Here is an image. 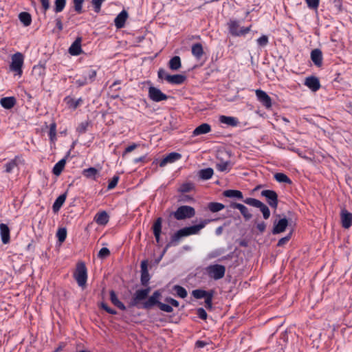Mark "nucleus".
<instances>
[{
	"instance_id": "obj_1",
	"label": "nucleus",
	"mask_w": 352,
	"mask_h": 352,
	"mask_svg": "<svg viewBox=\"0 0 352 352\" xmlns=\"http://www.w3.org/2000/svg\"><path fill=\"white\" fill-rule=\"evenodd\" d=\"M150 292V287L137 289L129 302L128 307L150 310L157 306L160 302L159 299L162 296V293L160 290H156L148 297Z\"/></svg>"
},
{
	"instance_id": "obj_2",
	"label": "nucleus",
	"mask_w": 352,
	"mask_h": 352,
	"mask_svg": "<svg viewBox=\"0 0 352 352\" xmlns=\"http://www.w3.org/2000/svg\"><path fill=\"white\" fill-rule=\"evenodd\" d=\"M211 219H204L199 224L185 227L177 230L170 238V242L166 245L164 252L170 246H175L178 244L180 239L183 237L188 236L193 234H197L201 229H203L208 223L211 222Z\"/></svg>"
},
{
	"instance_id": "obj_3",
	"label": "nucleus",
	"mask_w": 352,
	"mask_h": 352,
	"mask_svg": "<svg viewBox=\"0 0 352 352\" xmlns=\"http://www.w3.org/2000/svg\"><path fill=\"white\" fill-rule=\"evenodd\" d=\"M231 153L229 151H218L217 153V159L218 162L216 163L215 168L220 172L228 173L232 167V164L229 160Z\"/></svg>"
},
{
	"instance_id": "obj_4",
	"label": "nucleus",
	"mask_w": 352,
	"mask_h": 352,
	"mask_svg": "<svg viewBox=\"0 0 352 352\" xmlns=\"http://www.w3.org/2000/svg\"><path fill=\"white\" fill-rule=\"evenodd\" d=\"M97 71L91 68L85 67L80 72V78L76 79L75 84L78 87H83L93 82L96 77Z\"/></svg>"
},
{
	"instance_id": "obj_5",
	"label": "nucleus",
	"mask_w": 352,
	"mask_h": 352,
	"mask_svg": "<svg viewBox=\"0 0 352 352\" xmlns=\"http://www.w3.org/2000/svg\"><path fill=\"white\" fill-rule=\"evenodd\" d=\"M229 33L233 36H243L251 31L252 25L248 27H241L240 30V23L237 20H230L228 23Z\"/></svg>"
},
{
	"instance_id": "obj_6",
	"label": "nucleus",
	"mask_w": 352,
	"mask_h": 352,
	"mask_svg": "<svg viewBox=\"0 0 352 352\" xmlns=\"http://www.w3.org/2000/svg\"><path fill=\"white\" fill-rule=\"evenodd\" d=\"M74 278L78 286L83 287L86 285L87 280V270L84 262L78 263L76 270L74 273Z\"/></svg>"
},
{
	"instance_id": "obj_7",
	"label": "nucleus",
	"mask_w": 352,
	"mask_h": 352,
	"mask_svg": "<svg viewBox=\"0 0 352 352\" xmlns=\"http://www.w3.org/2000/svg\"><path fill=\"white\" fill-rule=\"evenodd\" d=\"M172 214L177 220H184L193 217L195 215V210L190 206H181Z\"/></svg>"
},
{
	"instance_id": "obj_8",
	"label": "nucleus",
	"mask_w": 352,
	"mask_h": 352,
	"mask_svg": "<svg viewBox=\"0 0 352 352\" xmlns=\"http://www.w3.org/2000/svg\"><path fill=\"white\" fill-rule=\"evenodd\" d=\"M206 271L210 278L217 280L224 277L226 267L219 264L210 265L206 268Z\"/></svg>"
},
{
	"instance_id": "obj_9",
	"label": "nucleus",
	"mask_w": 352,
	"mask_h": 352,
	"mask_svg": "<svg viewBox=\"0 0 352 352\" xmlns=\"http://www.w3.org/2000/svg\"><path fill=\"white\" fill-rule=\"evenodd\" d=\"M243 202L249 206L259 208L265 219H268L270 218V210L269 208L262 201L254 198L249 197L244 199Z\"/></svg>"
},
{
	"instance_id": "obj_10",
	"label": "nucleus",
	"mask_w": 352,
	"mask_h": 352,
	"mask_svg": "<svg viewBox=\"0 0 352 352\" xmlns=\"http://www.w3.org/2000/svg\"><path fill=\"white\" fill-rule=\"evenodd\" d=\"M23 65V55L20 52H16L12 57V62L10 65V70L15 72L16 75L21 76Z\"/></svg>"
},
{
	"instance_id": "obj_11",
	"label": "nucleus",
	"mask_w": 352,
	"mask_h": 352,
	"mask_svg": "<svg viewBox=\"0 0 352 352\" xmlns=\"http://www.w3.org/2000/svg\"><path fill=\"white\" fill-rule=\"evenodd\" d=\"M261 196L265 197L268 205L276 209L278 204V199L277 193L273 190H263L261 192Z\"/></svg>"
},
{
	"instance_id": "obj_12",
	"label": "nucleus",
	"mask_w": 352,
	"mask_h": 352,
	"mask_svg": "<svg viewBox=\"0 0 352 352\" xmlns=\"http://www.w3.org/2000/svg\"><path fill=\"white\" fill-rule=\"evenodd\" d=\"M148 98L153 102H159L168 99V96L164 94L160 89L151 86L148 87Z\"/></svg>"
},
{
	"instance_id": "obj_13",
	"label": "nucleus",
	"mask_w": 352,
	"mask_h": 352,
	"mask_svg": "<svg viewBox=\"0 0 352 352\" xmlns=\"http://www.w3.org/2000/svg\"><path fill=\"white\" fill-rule=\"evenodd\" d=\"M141 267V277L140 282L141 285L144 287H147L149 280H150V275L148 270V261L144 260L141 262L140 265Z\"/></svg>"
},
{
	"instance_id": "obj_14",
	"label": "nucleus",
	"mask_w": 352,
	"mask_h": 352,
	"mask_svg": "<svg viewBox=\"0 0 352 352\" xmlns=\"http://www.w3.org/2000/svg\"><path fill=\"white\" fill-rule=\"evenodd\" d=\"M256 96L258 100L266 108H270L272 107V99L263 90H256Z\"/></svg>"
},
{
	"instance_id": "obj_15",
	"label": "nucleus",
	"mask_w": 352,
	"mask_h": 352,
	"mask_svg": "<svg viewBox=\"0 0 352 352\" xmlns=\"http://www.w3.org/2000/svg\"><path fill=\"white\" fill-rule=\"evenodd\" d=\"M288 223V220L286 218L280 219L278 221H275L272 231V233L274 234H277L283 232L286 230Z\"/></svg>"
},
{
	"instance_id": "obj_16",
	"label": "nucleus",
	"mask_w": 352,
	"mask_h": 352,
	"mask_svg": "<svg viewBox=\"0 0 352 352\" xmlns=\"http://www.w3.org/2000/svg\"><path fill=\"white\" fill-rule=\"evenodd\" d=\"M305 85L313 91H316L320 88L319 79L314 76H309L305 78Z\"/></svg>"
},
{
	"instance_id": "obj_17",
	"label": "nucleus",
	"mask_w": 352,
	"mask_h": 352,
	"mask_svg": "<svg viewBox=\"0 0 352 352\" xmlns=\"http://www.w3.org/2000/svg\"><path fill=\"white\" fill-rule=\"evenodd\" d=\"M182 157V155L179 153L172 152L164 157L159 163L160 167L166 166L168 163H173L179 160Z\"/></svg>"
},
{
	"instance_id": "obj_18",
	"label": "nucleus",
	"mask_w": 352,
	"mask_h": 352,
	"mask_svg": "<svg viewBox=\"0 0 352 352\" xmlns=\"http://www.w3.org/2000/svg\"><path fill=\"white\" fill-rule=\"evenodd\" d=\"M81 37H77L69 48V53L72 56L80 55L82 50L81 48Z\"/></svg>"
},
{
	"instance_id": "obj_19",
	"label": "nucleus",
	"mask_w": 352,
	"mask_h": 352,
	"mask_svg": "<svg viewBox=\"0 0 352 352\" xmlns=\"http://www.w3.org/2000/svg\"><path fill=\"white\" fill-rule=\"evenodd\" d=\"M342 226L344 228L348 229L352 226V213L346 210L341 212Z\"/></svg>"
},
{
	"instance_id": "obj_20",
	"label": "nucleus",
	"mask_w": 352,
	"mask_h": 352,
	"mask_svg": "<svg viewBox=\"0 0 352 352\" xmlns=\"http://www.w3.org/2000/svg\"><path fill=\"white\" fill-rule=\"evenodd\" d=\"M128 16V12L125 10H123L118 14L114 19V24L118 29L122 28L124 26Z\"/></svg>"
},
{
	"instance_id": "obj_21",
	"label": "nucleus",
	"mask_w": 352,
	"mask_h": 352,
	"mask_svg": "<svg viewBox=\"0 0 352 352\" xmlns=\"http://www.w3.org/2000/svg\"><path fill=\"white\" fill-rule=\"evenodd\" d=\"M230 207L239 210L244 219L247 221L252 217V214L249 212L248 208L241 204L233 202L230 204Z\"/></svg>"
},
{
	"instance_id": "obj_22",
	"label": "nucleus",
	"mask_w": 352,
	"mask_h": 352,
	"mask_svg": "<svg viewBox=\"0 0 352 352\" xmlns=\"http://www.w3.org/2000/svg\"><path fill=\"white\" fill-rule=\"evenodd\" d=\"M10 230L9 227L5 223L0 224V235L1 241L3 244H8L10 241Z\"/></svg>"
},
{
	"instance_id": "obj_23",
	"label": "nucleus",
	"mask_w": 352,
	"mask_h": 352,
	"mask_svg": "<svg viewBox=\"0 0 352 352\" xmlns=\"http://www.w3.org/2000/svg\"><path fill=\"white\" fill-rule=\"evenodd\" d=\"M32 74L37 80H43L45 75V67L43 64L34 65L32 68Z\"/></svg>"
},
{
	"instance_id": "obj_24",
	"label": "nucleus",
	"mask_w": 352,
	"mask_h": 352,
	"mask_svg": "<svg viewBox=\"0 0 352 352\" xmlns=\"http://www.w3.org/2000/svg\"><path fill=\"white\" fill-rule=\"evenodd\" d=\"M311 59L317 67L322 65V53L319 49H314L311 52Z\"/></svg>"
},
{
	"instance_id": "obj_25",
	"label": "nucleus",
	"mask_w": 352,
	"mask_h": 352,
	"mask_svg": "<svg viewBox=\"0 0 352 352\" xmlns=\"http://www.w3.org/2000/svg\"><path fill=\"white\" fill-rule=\"evenodd\" d=\"M162 219L161 217H158L153 225V234L155 236L157 243H160V234L162 232Z\"/></svg>"
},
{
	"instance_id": "obj_26",
	"label": "nucleus",
	"mask_w": 352,
	"mask_h": 352,
	"mask_svg": "<svg viewBox=\"0 0 352 352\" xmlns=\"http://www.w3.org/2000/svg\"><path fill=\"white\" fill-rule=\"evenodd\" d=\"M94 220L98 225L104 226L109 222V216L106 211H102L96 214Z\"/></svg>"
},
{
	"instance_id": "obj_27",
	"label": "nucleus",
	"mask_w": 352,
	"mask_h": 352,
	"mask_svg": "<svg viewBox=\"0 0 352 352\" xmlns=\"http://www.w3.org/2000/svg\"><path fill=\"white\" fill-rule=\"evenodd\" d=\"M167 78L168 83L179 85L183 84L186 81V76L183 74H175L170 75V76H168Z\"/></svg>"
},
{
	"instance_id": "obj_28",
	"label": "nucleus",
	"mask_w": 352,
	"mask_h": 352,
	"mask_svg": "<svg viewBox=\"0 0 352 352\" xmlns=\"http://www.w3.org/2000/svg\"><path fill=\"white\" fill-rule=\"evenodd\" d=\"M191 52L197 60H200L204 54L202 45L200 43L193 44L191 47Z\"/></svg>"
},
{
	"instance_id": "obj_29",
	"label": "nucleus",
	"mask_w": 352,
	"mask_h": 352,
	"mask_svg": "<svg viewBox=\"0 0 352 352\" xmlns=\"http://www.w3.org/2000/svg\"><path fill=\"white\" fill-rule=\"evenodd\" d=\"M210 131V125L207 123H203L194 129L192 134L194 136H196L202 134H206L209 133Z\"/></svg>"
},
{
	"instance_id": "obj_30",
	"label": "nucleus",
	"mask_w": 352,
	"mask_h": 352,
	"mask_svg": "<svg viewBox=\"0 0 352 352\" xmlns=\"http://www.w3.org/2000/svg\"><path fill=\"white\" fill-rule=\"evenodd\" d=\"M111 302L122 311H125L126 307L118 298L116 293L113 290L109 292Z\"/></svg>"
},
{
	"instance_id": "obj_31",
	"label": "nucleus",
	"mask_w": 352,
	"mask_h": 352,
	"mask_svg": "<svg viewBox=\"0 0 352 352\" xmlns=\"http://www.w3.org/2000/svg\"><path fill=\"white\" fill-rule=\"evenodd\" d=\"M66 198L67 192L60 195L56 198L52 206V210L54 212H58L60 209V208L65 203Z\"/></svg>"
},
{
	"instance_id": "obj_32",
	"label": "nucleus",
	"mask_w": 352,
	"mask_h": 352,
	"mask_svg": "<svg viewBox=\"0 0 352 352\" xmlns=\"http://www.w3.org/2000/svg\"><path fill=\"white\" fill-rule=\"evenodd\" d=\"M82 174L84 177L88 179H96V177L99 175V170L94 167H89L82 170Z\"/></svg>"
},
{
	"instance_id": "obj_33",
	"label": "nucleus",
	"mask_w": 352,
	"mask_h": 352,
	"mask_svg": "<svg viewBox=\"0 0 352 352\" xmlns=\"http://www.w3.org/2000/svg\"><path fill=\"white\" fill-rule=\"evenodd\" d=\"M0 104L3 108L10 109L15 105L16 99L14 97H5L1 99Z\"/></svg>"
},
{
	"instance_id": "obj_34",
	"label": "nucleus",
	"mask_w": 352,
	"mask_h": 352,
	"mask_svg": "<svg viewBox=\"0 0 352 352\" xmlns=\"http://www.w3.org/2000/svg\"><path fill=\"white\" fill-rule=\"evenodd\" d=\"M223 195L226 197L236 198L239 200H242L243 199V193L238 190H226L223 191Z\"/></svg>"
},
{
	"instance_id": "obj_35",
	"label": "nucleus",
	"mask_w": 352,
	"mask_h": 352,
	"mask_svg": "<svg viewBox=\"0 0 352 352\" xmlns=\"http://www.w3.org/2000/svg\"><path fill=\"white\" fill-rule=\"evenodd\" d=\"M214 174V170L212 168H206L201 169L198 172L199 177L202 180H208L210 179Z\"/></svg>"
},
{
	"instance_id": "obj_36",
	"label": "nucleus",
	"mask_w": 352,
	"mask_h": 352,
	"mask_svg": "<svg viewBox=\"0 0 352 352\" xmlns=\"http://www.w3.org/2000/svg\"><path fill=\"white\" fill-rule=\"evenodd\" d=\"M219 121L223 124H226L231 126H236L239 123L238 119L236 118L226 116H221L219 118Z\"/></svg>"
},
{
	"instance_id": "obj_37",
	"label": "nucleus",
	"mask_w": 352,
	"mask_h": 352,
	"mask_svg": "<svg viewBox=\"0 0 352 352\" xmlns=\"http://www.w3.org/2000/svg\"><path fill=\"white\" fill-rule=\"evenodd\" d=\"M168 67L173 71L179 69L182 67L180 57L178 56H173L168 62Z\"/></svg>"
},
{
	"instance_id": "obj_38",
	"label": "nucleus",
	"mask_w": 352,
	"mask_h": 352,
	"mask_svg": "<svg viewBox=\"0 0 352 352\" xmlns=\"http://www.w3.org/2000/svg\"><path fill=\"white\" fill-rule=\"evenodd\" d=\"M66 164V159L63 158L60 161H58L54 166L52 169V173L54 175L58 176L60 175L62 171L63 170Z\"/></svg>"
},
{
	"instance_id": "obj_39",
	"label": "nucleus",
	"mask_w": 352,
	"mask_h": 352,
	"mask_svg": "<svg viewBox=\"0 0 352 352\" xmlns=\"http://www.w3.org/2000/svg\"><path fill=\"white\" fill-rule=\"evenodd\" d=\"M212 292H214L213 290L206 291L204 289H199L193 290L192 294L193 297L195 298L196 299H201L204 298H206L207 296H208V295H210V294H212Z\"/></svg>"
},
{
	"instance_id": "obj_40",
	"label": "nucleus",
	"mask_w": 352,
	"mask_h": 352,
	"mask_svg": "<svg viewBox=\"0 0 352 352\" xmlns=\"http://www.w3.org/2000/svg\"><path fill=\"white\" fill-rule=\"evenodd\" d=\"M20 21L24 26H29L32 23L31 14L27 12H22L19 14Z\"/></svg>"
},
{
	"instance_id": "obj_41",
	"label": "nucleus",
	"mask_w": 352,
	"mask_h": 352,
	"mask_svg": "<svg viewBox=\"0 0 352 352\" xmlns=\"http://www.w3.org/2000/svg\"><path fill=\"white\" fill-rule=\"evenodd\" d=\"M274 179L279 183H285L288 184H291L292 183L289 177L283 173H276L274 175Z\"/></svg>"
},
{
	"instance_id": "obj_42",
	"label": "nucleus",
	"mask_w": 352,
	"mask_h": 352,
	"mask_svg": "<svg viewBox=\"0 0 352 352\" xmlns=\"http://www.w3.org/2000/svg\"><path fill=\"white\" fill-rule=\"evenodd\" d=\"M225 208V206L221 203L218 202H210L208 204V208L212 212H217Z\"/></svg>"
},
{
	"instance_id": "obj_43",
	"label": "nucleus",
	"mask_w": 352,
	"mask_h": 352,
	"mask_svg": "<svg viewBox=\"0 0 352 352\" xmlns=\"http://www.w3.org/2000/svg\"><path fill=\"white\" fill-rule=\"evenodd\" d=\"M67 1L66 0H55L54 11L55 13L61 12L65 8Z\"/></svg>"
},
{
	"instance_id": "obj_44",
	"label": "nucleus",
	"mask_w": 352,
	"mask_h": 352,
	"mask_svg": "<svg viewBox=\"0 0 352 352\" xmlns=\"http://www.w3.org/2000/svg\"><path fill=\"white\" fill-rule=\"evenodd\" d=\"M50 140L52 142H54L56 140V124L53 122L50 125V131L48 133Z\"/></svg>"
},
{
	"instance_id": "obj_45",
	"label": "nucleus",
	"mask_w": 352,
	"mask_h": 352,
	"mask_svg": "<svg viewBox=\"0 0 352 352\" xmlns=\"http://www.w3.org/2000/svg\"><path fill=\"white\" fill-rule=\"evenodd\" d=\"M173 290L176 292L177 295L182 298H186L188 295L186 289L182 286L178 285H174Z\"/></svg>"
},
{
	"instance_id": "obj_46",
	"label": "nucleus",
	"mask_w": 352,
	"mask_h": 352,
	"mask_svg": "<svg viewBox=\"0 0 352 352\" xmlns=\"http://www.w3.org/2000/svg\"><path fill=\"white\" fill-rule=\"evenodd\" d=\"M56 236L60 243H63L67 238V229L65 228H58L56 232Z\"/></svg>"
},
{
	"instance_id": "obj_47",
	"label": "nucleus",
	"mask_w": 352,
	"mask_h": 352,
	"mask_svg": "<svg viewBox=\"0 0 352 352\" xmlns=\"http://www.w3.org/2000/svg\"><path fill=\"white\" fill-rule=\"evenodd\" d=\"M65 100H67V104L70 107H72L74 109H76L80 104V103L82 102L81 98H79L78 100H75L74 98H69V97L66 98Z\"/></svg>"
},
{
	"instance_id": "obj_48",
	"label": "nucleus",
	"mask_w": 352,
	"mask_h": 352,
	"mask_svg": "<svg viewBox=\"0 0 352 352\" xmlns=\"http://www.w3.org/2000/svg\"><path fill=\"white\" fill-rule=\"evenodd\" d=\"M74 3V9L78 14L82 13V5L85 0H72Z\"/></svg>"
},
{
	"instance_id": "obj_49",
	"label": "nucleus",
	"mask_w": 352,
	"mask_h": 352,
	"mask_svg": "<svg viewBox=\"0 0 352 352\" xmlns=\"http://www.w3.org/2000/svg\"><path fill=\"white\" fill-rule=\"evenodd\" d=\"M17 166L16 159H13L9 161L8 163L5 164L6 172L11 173L13 169Z\"/></svg>"
},
{
	"instance_id": "obj_50",
	"label": "nucleus",
	"mask_w": 352,
	"mask_h": 352,
	"mask_svg": "<svg viewBox=\"0 0 352 352\" xmlns=\"http://www.w3.org/2000/svg\"><path fill=\"white\" fill-rule=\"evenodd\" d=\"M157 307L161 310V311H165L166 313H172L173 311V307L168 305V304H165V303H163L162 302H160L157 305Z\"/></svg>"
},
{
	"instance_id": "obj_51",
	"label": "nucleus",
	"mask_w": 352,
	"mask_h": 352,
	"mask_svg": "<svg viewBox=\"0 0 352 352\" xmlns=\"http://www.w3.org/2000/svg\"><path fill=\"white\" fill-rule=\"evenodd\" d=\"M105 0H91V4L95 12L99 13L101 10V6Z\"/></svg>"
},
{
	"instance_id": "obj_52",
	"label": "nucleus",
	"mask_w": 352,
	"mask_h": 352,
	"mask_svg": "<svg viewBox=\"0 0 352 352\" xmlns=\"http://www.w3.org/2000/svg\"><path fill=\"white\" fill-rule=\"evenodd\" d=\"M110 254V250L107 248H102L100 250L98 254V257L99 258L103 259L108 257Z\"/></svg>"
},
{
	"instance_id": "obj_53",
	"label": "nucleus",
	"mask_w": 352,
	"mask_h": 352,
	"mask_svg": "<svg viewBox=\"0 0 352 352\" xmlns=\"http://www.w3.org/2000/svg\"><path fill=\"white\" fill-rule=\"evenodd\" d=\"M193 188V184L191 183H184L183 184L179 190L182 192H188L192 190Z\"/></svg>"
},
{
	"instance_id": "obj_54",
	"label": "nucleus",
	"mask_w": 352,
	"mask_h": 352,
	"mask_svg": "<svg viewBox=\"0 0 352 352\" xmlns=\"http://www.w3.org/2000/svg\"><path fill=\"white\" fill-rule=\"evenodd\" d=\"M305 1L307 6L313 10H317L320 3V0H305Z\"/></svg>"
},
{
	"instance_id": "obj_55",
	"label": "nucleus",
	"mask_w": 352,
	"mask_h": 352,
	"mask_svg": "<svg viewBox=\"0 0 352 352\" xmlns=\"http://www.w3.org/2000/svg\"><path fill=\"white\" fill-rule=\"evenodd\" d=\"M119 179H120V177L118 175H114L112 177L111 180L109 182V184L107 186L108 190H111V189L114 188L117 186Z\"/></svg>"
},
{
	"instance_id": "obj_56",
	"label": "nucleus",
	"mask_w": 352,
	"mask_h": 352,
	"mask_svg": "<svg viewBox=\"0 0 352 352\" xmlns=\"http://www.w3.org/2000/svg\"><path fill=\"white\" fill-rule=\"evenodd\" d=\"M157 76L160 79L165 80L168 82L167 78L170 76V74H168L164 69L160 68L157 72Z\"/></svg>"
},
{
	"instance_id": "obj_57",
	"label": "nucleus",
	"mask_w": 352,
	"mask_h": 352,
	"mask_svg": "<svg viewBox=\"0 0 352 352\" xmlns=\"http://www.w3.org/2000/svg\"><path fill=\"white\" fill-rule=\"evenodd\" d=\"M214 292L210 294L206 298H205V307L207 309H212V298H213Z\"/></svg>"
},
{
	"instance_id": "obj_58",
	"label": "nucleus",
	"mask_w": 352,
	"mask_h": 352,
	"mask_svg": "<svg viewBox=\"0 0 352 352\" xmlns=\"http://www.w3.org/2000/svg\"><path fill=\"white\" fill-rule=\"evenodd\" d=\"M257 44L260 47H265L269 42L268 37L266 35H263L257 39Z\"/></svg>"
},
{
	"instance_id": "obj_59",
	"label": "nucleus",
	"mask_w": 352,
	"mask_h": 352,
	"mask_svg": "<svg viewBox=\"0 0 352 352\" xmlns=\"http://www.w3.org/2000/svg\"><path fill=\"white\" fill-rule=\"evenodd\" d=\"M88 126H89V122H87V121L82 122L78 125V126L77 128V131L79 133H85L87 131Z\"/></svg>"
},
{
	"instance_id": "obj_60",
	"label": "nucleus",
	"mask_w": 352,
	"mask_h": 352,
	"mask_svg": "<svg viewBox=\"0 0 352 352\" xmlns=\"http://www.w3.org/2000/svg\"><path fill=\"white\" fill-rule=\"evenodd\" d=\"M291 236H292V232L289 233L285 237L280 239L278 241L277 246H278V247L283 246L285 244H286L290 240Z\"/></svg>"
},
{
	"instance_id": "obj_61",
	"label": "nucleus",
	"mask_w": 352,
	"mask_h": 352,
	"mask_svg": "<svg viewBox=\"0 0 352 352\" xmlns=\"http://www.w3.org/2000/svg\"><path fill=\"white\" fill-rule=\"evenodd\" d=\"M197 314L198 317L199 318H201V320H205L207 319L208 314H207L206 310L202 307L198 308L197 309Z\"/></svg>"
},
{
	"instance_id": "obj_62",
	"label": "nucleus",
	"mask_w": 352,
	"mask_h": 352,
	"mask_svg": "<svg viewBox=\"0 0 352 352\" xmlns=\"http://www.w3.org/2000/svg\"><path fill=\"white\" fill-rule=\"evenodd\" d=\"M100 307L110 314L116 315L117 314V311L115 309H113L111 307H109L108 305L105 302H102L100 305Z\"/></svg>"
},
{
	"instance_id": "obj_63",
	"label": "nucleus",
	"mask_w": 352,
	"mask_h": 352,
	"mask_svg": "<svg viewBox=\"0 0 352 352\" xmlns=\"http://www.w3.org/2000/svg\"><path fill=\"white\" fill-rule=\"evenodd\" d=\"M165 302L168 303V305H170L172 307H177L179 305V302L177 300L172 298L171 297H166L165 298Z\"/></svg>"
},
{
	"instance_id": "obj_64",
	"label": "nucleus",
	"mask_w": 352,
	"mask_h": 352,
	"mask_svg": "<svg viewBox=\"0 0 352 352\" xmlns=\"http://www.w3.org/2000/svg\"><path fill=\"white\" fill-rule=\"evenodd\" d=\"M41 5L42 8L43 10V12L45 13L47 10L50 8V3L49 0H39Z\"/></svg>"
}]
</instances>
